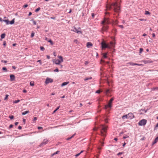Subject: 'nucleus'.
<instances>
[{
    "mask_svg": "<svg viewBox=\"0 0 158 158\" xmlns=\"http://www.w3.org/2000/svg\"><path fill=\"white\" fill-rule=\"evenodd\" d=\"M38 129H43V127H38Z\"/></svg>",
    "mask_w": 158,
    "mask_h": 158,
    "instance_id": "6e6d98bb",
    "label": "nucleus"
},
{
    "mask_svg": "<svg viewBox=\"0 0 158 158\" xmlns=\"http://www.w3.org/2000/svg\"><path fill=\"white\" fill-rule=\"evenodd\" d=\"M3 21L6 22L7 25L9 24V21L8 19L3 20Z\"/></svg>",
    "mask_w": 158,
    "mask_h": 158,
    "instance_id": "aec40b11",
    "label": "nucleus"
},
{
    "mask_svg": "<svg viewBox=\"0 0 158 158\" xmlns=\"http://www.w3.org/2000/svg\"><path fill=\"white\" fill-rule=\"evenodd\" d=\"M29 111L27 110L24 112H22V114L23 115H25L26 114L29 113Z\"/></svg>",
    "mask_w": 158,
    "mask_h": 158,
    "instance_id": "a211bd4d",
    "label": "nucleus"
},
{
    "mask_svg": "<svg viewBox=\"0 0 158 158\" xmlns=\"http://www.w3.org/2000/svg\"><path fill=\"white\" fill-rule=\"evenodd\" d=\"M1 62H3V63H6L7 62V61L5 60H1Z\"/></svg>",
    "mask_w": 158,
    "mask_h": 158,
    "instance_id": "c03bdc74",
    "label": "nucleus"
},
{
    "mask_svg": "<svg viewBox=\"0 0 158 158\" xmlns=\"http://www.w3.org/2000/svg\"><path fill=\"white\" fill-rule=\"evenodd\" d=\"M72 139V137H69L66 139V140H70V139Z\"/></svg>",
    "mask_w": 158,
    "mask_h": 158,
    "instance_id": "052dcab7",
    "label": "nucleus"
},
{
    "mask_svg": "<svg viewBox=\"0 0 158 158\" xmlns=\"http://www.w3.org/2000/svg\"><path fill=\"white\" fill-rule=\"evenodd\" d=\"M101 130V134L102 136H105L106 134L104 133H106L107 129V127L102 125L100 127Z\"/></svg>",
    "mask_w": 158,
    "mask_h": 158,
    "instance_id": "f03ea898",
    "label": "nucleus"
},
{
    "mask_svg": "<svg viewBox=\"0 0 158 158\" xmlns=\"http://www.w3.org/2000/svg\"><path fill=\"white\" fill-rule=\"evenodd\" d=\"M88 63H89V61H85V65L87 64H88Z\"/></svg>",
    "mask_w": 158,
    "mask_h": 158,
    "instance_id": "4d7b16f0",
    "label": "nucleus"
},
{
    "mask_svg": "<svg viewBox=\"0 0 158 158\" xmlns=\"http://www.w3.org/2000/svg\"><path fill=\"white\" fill-rule=\"evenodd\" d=\"M147 120L145 119H143L139 121L138 124L139 126H143L146 124Z\"/></svg>",
    "mask_w": 158,
    "mask_h": 158,
    "instance_id": "423d86ee",
    "label": "nucleus"
},
{
    "mask_svg": "<svg viewBox=\"0 0 158 158\" xmlns=\"http://www.w3.org/2000/svg\"><path fill=\"white\" fill-rule=\"evenodd\" d=\"M27 92V90L25 89L23 90V92L24 93H26Z\"/></svg>",
    "mask_w": 158,
    "mask_h": 158,
    "instance_id": "13d9d810",
    "label": "nucleus"
},
{
    "mask_svg": "<svg viewBox=\"0 0 158 158\" xmlns=\"http://www.w3.org/2000/svg\"><path fill=\"white\" fill-rule=\"evenodd\" d=\"M6 45V42L5 41H4L3 42V45L5 47Z\"/></svg>",
    "mask_w": 158,
    "mask_h": 158,
    "instance_id": "37998d69",
    "label": "nucleus"
},
{
    "mask_svg": "<svg viewBox=\"0 0 158 158\" xmlns=\"http://www.w3.org/2000/svg\"><path fill=\"white\" fill-rule=\"evenodd\" d=\"M91 15H92V17L93 18H94V16H95V15H94V13H92Z\"/></svg>",
    "mask_w": 158,
    "mask_h": 158,
    "instance_id": "864d4df0",
    "label": "nucleus"
},
{
    "mask_svg": "<svg viewBox=\"0 0 158 158\" xmlns=\"http://www.w3.org/2000/svg\"><path fill=\"white\" fill-rule=\"evenodd\" d=\"M144 14L146 15H150V13L148 11L145 10V11Z\"/></svg>",
    "mask_w": 158,
    "mask_h": 158,
    "instance_id": "c85d7f7f",
    "label": "nucleus"
},
{
    "mask_svg": "<svg viewBox=\"0 0 158 158\" xmlns=\"http://www.w3.org/2000/svg\"><path fill=\"white\" fill-rule=\"evenodd\" d=\"M69 83V81L64 82L62 84L61 86H65V85H67Z\"/></svg>",
    "mask_w": 158,
    "mask_h": 158,
    "instance_id": "4468645a",
    "label": "nucleus"
},
{
    "mask_svg": "<svg viewBox=\"0 0 158 158\" xmlns=\"http://www.w3.org/2000/svg\"><path fill=\"white\" fill-rule=\"evenodd\" d=\"M60 106H58L53 112V114L55 113L60 108Z\"/></svg>",
    "mask_w": 158,
    "mask_h": 158,
    "instance_id": "a878e982",
    "label": "nucleus"
},
{
    "mask_svg": "<svg viewBox=\"0 0 158 158\" xmlns=\"http://www.w3.org/2000/svg\"><path fill=\"white\" fill-rule=\"evenodd\" d=\"M60 152L59 151H56V152H54V154H55V155H56V154H57L58 153H59Z\"/></svg>",
    "mask_w": 158,
    "mask_h": 158,
    "instance_id": "49530a36",
    "label": "nucleus"
},
{
    "mask_svg": "<svg viewBox=\"0 0 158 158\" xmlns=\"http://www.w3.org/2000/svg\"><path fill=\"white\" fill-rule=\"evenodd\" d=\"M9 95L7 94H6V95L5 97L4 98V100H6L8 98V97Z\"/></svg>",
    "mask_w": 158,
    "mask_h": 158,
    "instance_id": "58836bf2",
    "label": "nucleus"
},
{
    "mask_svg": "<svg viewBox=\"0 0 158 158\" xmlns=\"http://www.w3.org/2000/svg\"><path fill=\"white\" fill-rule=\"evenodd\" d=\"M18 123H19L18 122H16L15 123V125H17L18 124Z\"/></svg>",
    "mask_w": 158,
    "mask_h": 158,
    "instance_id": "338daca9",
    "label": "nucleus"
},
{
    "mask_svg": "<svg viewBox=\"0 0 158 158\" xmlns=\"http://www.w3.org/2000/svg\"><path fill=\"white\" fill-rule=\"evenodd\" d=\"M128 64H129L130 65H131L132 66H133V65H139H139H141L140 64H137V63H133V62H130Z\"/></svg>",
    "mask_w": 158,
    "mask_h": 158,
    "instance_id": "f8f14e48",
    "label": "nucleus"
},
{
    "mask_svg": "<svg viewBox=\"0 0 158 158\" xmlns=\"http://www.w3.org/2000/svg\"><path fill=\"white\" fill-rule=\"evenodd\" d=\"M18 129H22V127L20 126H19L18 127Z\"/></svg>",
    "mask_w": 158,
    "mask_h": 158,
    "instance_id": "69168bd1",
    "label": "nucleus"
},
{
    "mask_svg": "<svg viewBox=\"0 0 158 158\" xmlns=\"http://www.w3.org/2000/svg\"><path fill=\"white\" fill-rule=\"evenodd\" d=\"M10 80L11 81H14L15 79V77L14 75L11 74L10 75Z\"/></svg>",
    "mask_w": 158,
    "mask_h": 158,
    "instance_id": "9b49d317",
    "label": "nucleus"
},
{
    "mask_svg": "<svg viewBox=\"0 0 158 158\" xmlns=\"http://www.w3.org/2000/svg\"><path fill=\"white\" fill-rule=\"evenodd\" d=\"M54 71L56 72H58L59 71V70L58 68H57L56 69L54 70Z\"/></svg>",
    "mask_w": 158,
    "mask_h": 158,
    "instance_id": "8fccbe9b",
    "label": "nucleus"
},
{
    "mask_svg": "<svg viewBox=\"0 0 158 158\" xmlns=\"http://www.w3.org/2000/svg\"><path fill=\"white\" fill-rule=\"evenodd\" d=\"M58 57L60 59V60L62 62H63V57L62 56H58Z\"/></svg>",
    "mask_w": 158,
    "mask_h": 158,
    "instance_id": "412c9836",
    "label": "nucleus"
},
{
    "mask_svg": "<svg viewBox=\"0 0 158 158\" xmlns=\"http://www.w3.org/2000/svg\"><path fill=\"white\" fill-rule=\"evenodd\" d=\"M9 118L11 119H12L14 118V116L13 115H11L9 116Z\"/></svg>",
    "mask_w": 158,
    "mask_h": 158,
    "instance_id": "4c0bfd02",
    "label": "nucleus"
},
{
    "mask_svg": "<svg viewBox=\"0 0 158 158\" xmlns=\"http://www.w3.org/2000/svg\"><path fill=\"white\" fill-rule=\"evenodd\" d=\"M30 85L31 86H33L34 85V82L33 81H31L30 83Z\"/></svg>",
    "mask_w": 158,
    "mask_h": 158,
    "instance_id": "393cba45",
    "label": "nucleus"
},
{
    "mask_svg": "<svg viewBox=\"0 0 158 158\" xmlns=\"http://www.w3.org/2000/svg\"><path fill=\"white\" fill-rule=\"evenodd\" d=\"M32 13L31 12H30L29 13V14H28V16H30L31 15H32Z\"/></svg>",
    "mask_w": 158,
    "mask_h": 158,
    "instance_id": "e2e57ef3",
    "label": "nucleus"
},
{
    "mask_svg": "<svg viewBox=\"0 0 158 158\" xmlns=\"http://www.w3.org/2000/svg\"><path fill=\"white\" fill-rule=\"evenodd\" d=\"M158 136L154 140V142H152V145H153L154 144L156 143L158 141Z\"/></svg>",
    "mask_w": 158,
    "mask_h": 158,
    "instance_id": "dca6fc26",
    "label": "nucleus"
},
{
    "mask_svg": "<svg viewBox=\"0 0 158 158\" xmlns=\"http://www.w3.org/2000/svg\"><path fill=\"white\" fill-rule=\"evenodd\" d=\"M5 35L6 34L5 33L2 34L1 35V38L4 39L5 37Z\"/></svg>",
    "mask_w": 158,
    "mask_h": 158,
    "instance_id": "5701e85b",
    "label": "nucleus"
},
{
    "mask_svg": "<svg viewBox=\"0 0 158 158\" xmlns=\"http://www.w3.org/2000/svg\"><path fill=\"white\" fill-rule=\"evenodd\" d=\"M80 155V153H78L77 154H76L75 156L76 157H77V156H79Z\"/></svg>",
    "mask_w": 158,
    "mask_h": 158,
    "instance_id": "603ef678",
    "label": "nucleus"
},
{
    "mask_svg": "<svg viewBox=\"0 0 158 158\" xmlns=\"http://www.w3.org/2000/svg\"><path fill=\"white\" fill-rule=\"evenodd\" d=\"M12 68L14 69H16V67L15 66H13L12 67Z\"/></svg>",
    "mask_w": 158,
    "mask_h": 158,
    "instance_id": "0e129e2a",
    "label": "nucleus"
},
{
    "mask_svg": "<svg viewBox=\"0 0 158 158\" xmlns=\"http://www.w3.org/2000/svg\"><path fill=\"white\" fill-rule=\"evenodd\" d=\"M110 92V90L109 89H107L106 90V94L109 93Z\"/></svg>",
    "mask_w": 158,
    "mask_h": 158,
    "instance_id": "de8ad7c7",
    "label": "nucleus"
},
{
    "mask_svg": "<svg viewBox=\"0 0 158 158\" xmlns=\"http://www.w3.org/2000/svg\"><path fill=\"white\" fill-rule=\"evenodd\" d=\"M2 70L4 71H5L6 72H7V69L5 67H3L2 68Z\"/></svg>",
    "mask_w": 158,
    "mask_h": 158,
    "instance_id": "473e14b6",
    "label": "nucleus"
},
{
    "mask_svg": "<svg viewBox=\"0 0 158 158\" xmlns=\"http://www.w3.org/2000/svg\"><path fill=\"white\" fill-rule=\"evenodd\" d=\"M112 6L114 7V10L115 12L118 13L119 12L120 9V7L118 6V3L117 2L113 3L111 5H107L106 8L108 10H110L112 8Z\"/></svg>",
    "mask_w": 158,
    "mask_h": 158,
    "instance_id": "f257e3e1",
    "label": "nucleus"
},
{
    "mask_svg": "<svg viewBox=\"0 0 158 158\" xmlns=\"http://www.w3.org/2000/svg\"><path fill=\"white\" fill-rule=\"evenodd\" d=\"M20 100H15L13 102L15 103H16L19 102Z\"/></svg>",
    "mask_w": 158,
    "mask_h": 158,
    "instance_id": "e433bc0d",
    "label": "nucleus"
},
{
    "mask_svg": "<svg viewBox=\"0 0 158 158\" xmlns=\"http://www.w3.org/2000/svg\"><path fill=\"white\" fill-rule=\"evenodd\" d=\"M154 90H158V87H155L154 88Z\"/></svg>",
    "mask_w": 158,
    "mask_h": 158,
    "instance_id": "bf43d9fd",
    "label": "nucleus"
},
{
    "mask_svg": "<svg viewBox=\"0 0 158 158\" xmlns=\"http://www.w3.org/2000/svg\"><path fill=\"white\" fill-rule=\"evenodd\" d=\"M110 23L109 19L108 18H104L103 20L101 22V23L102 24H108Z\"/></svg>",
    "mask_w": 158,
    "mask_h": 158,
    "instance_id": "20e7f679",
    "label": "nucleus"
},
{
    "mask_svg": "<svg viewBox=\"0 0 158 158\" xmlns=\"http://www.w3.org/2000/svg\"><path fill=\"white\" fill-rule=\"evenodd\" d=\"M118 26L122 28H124V27L123 25H118Z\"/></svg>",
    "mask_w": 158,
    "mask_h": 158,
    "instance_id": "79ce46f5",
    "label": "nucleus"
},
{
    "mask_svg": "<svg viewBox=\"0 0 158 158\" xmlns=\"http://www.w3.org/2000/svg\"><path fill=\"white\" fill-rule=\"evenodd\" d=\"M101 44L102 48V49H105L106 48H108L110 49L111 48L110 45L107 44L106 43L103 42H102Z\"/></svg>",
    "mask_w": 158,
    "mask_h": 158,
    "instance_id": "39448f33",
    "label": "nucleus"
},
{
    "mask_svg": "<svg viewBox=\"0 0 158 158\" xmlns=\"http://www.w3.org/2000/svg\"><path fill=\"white\" fill-rule=\"evenodd\" d=\"M40 10V7H39L37 9H36L35 10V12H38V11H39Z\"/></svg>",
    "mask_w": 158,
    "mask_h": 158,
    "instance_id": "7c9ffc66",
    "label": "nucleus"
},
{
    "mask_svg": "<svg viewBox=\"0 0 158 158\" xmlns=\"http://www.w3.org/2000/svg\"><path fill=\"white\" fill-rule=\"evenodd\" d=\"M28 6V5L27 4H25L23 6V7L24 8H26Z\"/></svg>",
    "mask_w": 158,
    "mask_h": 158,
    "instance_id": "09e8293b",
    "label": "nucleus"
},
{
    "mask_svg": "<svg viewBox=\"0 0 158 158\" xmlns=\"http://www.w3.org/2000/svg\"><path fill=\"white\" fill-rule=\"evenodd\" d=\"M123 152H119L118 153L117 155L118 156H119V155H121V154H123Z\"/></svg>",
    "mask_w": 158,
    "mask_h": 158,
    "instance_id": "a19ab883",
    "label": "nucleus"
},
{
    "mask_svg": "<svg viewBox=\"0 0 158 158\" xmlns=\"http://www.w3.org/2000/svg\"><path fill=\"white\" fill-rule=\"evenodd\" d=\"M93 46V44L90 42H88L87 43L86 46L88 48H90Z\"/></svg>",
    "mask_w": 158,
    "mask_h": 158,
    "instance_id": "ddd939ff",
    "label": "nucleus"
},
{
    "mask_svg": "<svg viewBox=\"0 0 158 158\" xmlns=\"http://www.w3.org/2000/svg\"><path fill=\"white\" fill-rule=\"evenodd\" d=\"M100 92H101V91L99 90H98L96 92V93H98V94H99Z\"/></svg>",
    "mask_w": 158,
    "mask_h": 158,
    "instance_id": "a18cd8bd",
    "label": "nucleus"
},
{
    "mask_svg": "<svg viewBox=\"0 0 158 158\" xmlns=\"http://www.w3.org/2000/svg\"><path fill=\"white\" fill-rule=\"evenodd\" d=\"M122 118L123 119H124L125 118H128V116L127 114H126L124 115H123L122 117Z\"/></svg>",
    "mask_w": 158,
    "mask_h": 158,
    "instance_id": "6ab92c4d",
    "label": "nucleus"
},
{
    "mask_svg": "<svg viewBox=\"0 0 158 158\" xmlns=\"http://www.w3.org/2000/svg\"><path fill=\"white\" fill-rule=\"evenodd\" d=\"M40 49L41 50H42V51H44V50L45 48L41 46L40 47Z\"/></svg>",
    "mask_w": 158,
    "mask_h": 158,
    "instance_id": "c9c22d12",
    "label": "nucleus"
},
{
    "mask_svg": "<svg viewBox=\"0 0 158 158\" xmlns=\"http://www.w3.org/2000/svg\"><path fill=\"white\" fill-rule=\"evenodd\" d=\"M34 34H35V33L33 31H32L31 35V38L33 37L34 36Z\"/></svg>",
    "mask_w": 158,
    "mask_h": 158,
    "instance_id": "c756f323",
    "label": "nucleus"
},
{
    "mask_svg": "<svg viewBox=\"0 0 158 158\" xmlns=\"http://www.w3.org/2000/svg\"><path fill=\"white\" fill-rule=\"evenodd\" d=\"M33 22V24L34 25H35L36 24V22L34 19H32L31 20Z\"/></svg>",
    "mask_w": 158,
    "mask_h": 158,
    "instance_id": "2f4dec72",
    "label": "nucleus"
},
{
    "mask_svg": "<svg viewBox=\"0 0 158 158\" xmlns=\"http://www.w3.org/2000/svg\"><path fill=\"white\" fill-rule=\"evenodd\" d=\"M114 99L113 98H111L108 102V105H105V106L104 108L105 109H107V108L108 107H109L110 108L112 107L111 104L112 102L114 100Z\"/></svg>",
    "mask_w": 158,
    "mask_h": 158,
    "instance_id": "7ed1b4c3",
    "label": "nucleus"
},
{
    "mask_svg": "<svg viewBox=\"0 0 158 158\" xmlns=\"http://www.w3.org/2000/svg\"><path fill=\"white\" fill-rule=\"evenodd\" d=\"M129 137V136L127 135H125L123 136V139H125Z\"/></svg>",
    "mask_w": 158,
    "mask_h": 158,
    "instance_id": "f704fd0d",
    "label": "nucleus"
},
{
    "mask_svg": "<svg viewBox=\"0 0 158 158\" xmlns=\"http://www.w3.org/2000/svg\"><path fill=\"white\" fill-rule=\"evenodd\" d=\"M92 79V77H86V78H85L84 79V80L85 81H86L88 80L89 79Z\"/></svg>",
    "mask_w": 158,
    "mask_h": 158,
    "instance_id": "b1692460",
    "label": "nucleus"
},
{
    "mask_svg": "<svg viewBox=\"0 0 158 158\" xmlns=\"http://www.w3.org/2000/svg\"><path fill=\"white\" fill-rule=\"evenodd\" d=\"M74 32H76L77 33H78L79 32L81 33V31H78L77 29L76 28H74Z\"/></svg>",
    "mask_w": 158,
    "mask_h": 158,
    "instance_id": "bb28decb",
    "label": "nucleus"
},
{
    "mask_svg": "<svg viewBox=\"0 0 158 158\" xmlns=\"http://www.w3.org/2000/svg\"><path fill=\"white\" fill-rule=\"evenodd\" d=\"M15 23V19H13L11 21H9V24H13Z\"/></svg>",
    "mask_w": 158,
    "mask_h": 158,
    "instance_id": "4be33fe9",
    "label": "nucleus"
},
{
    "mask_svg": "<svg viewBox=\"0 0 158 158\" xmlns=\"http://www.w3.org/2000/svg\"><path fill=\"white\" fill-rule=\"evenodd\" d=\"M61 62H62L60 60L57 59L55 61V63L56 64H59Z\"/></svg>",
    "mask_w": 158,
    "mask_h": 158,
    "instance_id": "2eb2a0df",
    "label": "nucleus"
},
{
    "mask_svg": "<svg viewBox=\"0 0 158 158\" xmlns=\"http://www.w3.org/2000/svg\"><path fill=\"white\" fill-rule=\"evenodd\" d=\"M13 126V125L12 124H11L10 125L9 127V128L10 129V128H12Z\"/></svg>",
    "mask_w": 158,
    "mask_h": 158,
    "instance_id": "3c124183",
    "label": "nucleus"
},
{
    "mask_svg": "<svg viewBox=\"0 0 158 158\" xmlns=\"http://www.w3.org/2000/svg\"><path fill=\"white\" fill-rule=\"evenodd\" d=\"M48 142V140L47 139H44L43 142L40 144V147L43 146L44 145H45Z\"/></svg>",
    "mask_w": 158,
    "mask_h": 158,
    "instance_id": "9d476101",
    "label": "nucleus"
},
{
    "mask_svg": "<svg viewBox=\"0 0 158 158\" xmlns=\"http://www.w3.org/2000/svg\"><path fill=\"white\" fill-rule=\"evenodd\" d=\"M37 119V118L36 117H35L34 118V119H33V121H35V120H36Z\"/></svg>",
    "mask_w": 158,
    "mask_h": 158,
    "instance_id": "5fc2aeb1",
    "label": "nucleus"
},
{
    "mask_svg": "<svg viewBox=\"0 0 158 158\" xmlns=\"http://www.w3.org/2000/svg\"><path fill=\"white\" fill-rule=\"evenodd\" d=\"M48 42L50 43L52 45L54 44L53 42H52V41L51 40V39H50L49 40H48Z\"/></svg>",
    "mask_w": 158,
    "mask_h": 158,
    "instance_id": "cd10ccee",
    "label": "nucleus"
},
{
    "mask_svg": "<svg viewBox=\"0 0 158 158\" xmlns=\"http://www.w3.org/2000/svg\"><path fill=\"white\" fill-rule=\"evenodd\" d=\"M47 57L48 59H49L50 58V56L48 55H47Z\"/></svg>",
    "mask_w": 158,
    "mask_h": 158,
    "instance_id": "774afa93",
    "label": "nucleus"
},
{
    "mask_svg": "<svg viewBox=\"0 0 158 158\" xmlns=\"http://www.w3.org/2000/svg\"><path fill=\"white\" fill-rule=\"evenodd\" d=\"M145 111V113H146L147 112V110H146L144 109H141V110H140L139 111Z\"/></svg>",
    "mask_w": 158,
    "mask_h": 158,
    "instance_id": "ea45409f",
    "label": "nucleus"
},
{
    "mask_svg": "<svg viewBox=\"0 0 158 158\" xmlns=\"http://www.w3.org/2000/svg\"><path fill=\"white\" fill-rule=\"evenodd\" d=\"M103 26L102 28V31H107L108 28V26L107 25H106L105 24H103Z\"/></svg>",
    "mask_w": 158,
    "mask_h": 158,
    "instance_id": "0eeeda50",
    "label": "nucleus"
},
{
    "mask_svg": "<svg viewBox=\"0 0 158 158\" xmlns=\"http://www.w3.org/2000/svg\"><path fill=\"white\" fill-rule=\"evenodd\" d=\"M152 36L153 37H154L155 36V33H152Z\"/></svg>",
    "mask_w": 158,
    "mask_h": 158,
    "instance_id": "680f3d73",
    "label": "nucleus"
},
{
    "mask_svg": "<svg viewBox=\"0 0 158 158\" xmlns=\"http://www.w3.org/2000/svg\"><path fill=\"white\" fill-rule=\"evenodd\" d=\"M143 51V48H140L139 53L140 54Z\"/></svg>",
    "mask_w": 158,
    "mask_h": 158,
    "instance_id": "72a5a7b5",
    "label": "nucleus"
},
{
    "mask_svg": "<svg viewBox=\"0 0 158 158\" xmlns=\"http://www.w3.org/2000/svg\"><path fill=\"white\" fill-rule=\"evenodd\" d=\"M107 54H108V52H106V53H103L102 55H103V57L104 58H107Z\"/></svg>",
    "mask_w": 158,
    "mask_h": 158,
    "instance_id": "f3484780",
    "label": "nucleus"
},
{
    "mask_svg": "<svg viewBox=\"0 0 158 158\" xmlns=\"http://www.w3.org/2000/svg\"><path fill=\"white\" fill-rule=\"evenodd\" d=\"M53 79L51 78L47 77L46 79L45 83L46 84H48L49 83H52L53 82Z\"/></svg>",
    "mask_w": 158,
    "mask_h": 158,
    "instance_id": "6e6552de",
    "label": "nucleus"
},
{
    "mask_svg": "<svg viewBox=\"0 0 158 158\" xmlns=\"http://www.w3.org/2000/svg\"><path fill=\"white\" fill-rule=\"evenodd\" d=\"M128 116V118L129 119H132L135 117L134 115L132 113H129L127 114Z\"/></svg>",
    "mask_w": 158,
    "mask_h": 158,
    "instance_id": "1a4fd4ad",
    "label": "nucleus"
}]
</instances>
